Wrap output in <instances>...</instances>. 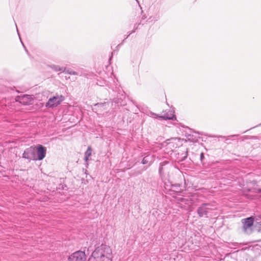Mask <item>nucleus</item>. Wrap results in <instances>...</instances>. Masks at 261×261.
I'll use <instances>...</instances> for the list:
<instances>
[{
    "instance_id": "393cba45",
    "label": "nucleus",
    "mask_w": 261,
    "mask_h": 261,
    "mask_svg": "<svg viewBox=\"0 0 261 261\" xmlns=\"http://www.w3.org/2000/svg\"><path fill=\"white\" fill-rule=\"evenodd\" d=\"M17 31L18 35L19 36V33H18V30L17 29Z\"/></svg>"
},
{
    "instance_id": "f8f14e48",
    "label": "nucleus",
    "mask_w": 261,
    "mask_h": 261,
    "mask_svg": "<svg viewBox=\"0 0 261 261\" xmlns=\"http://www.w3.org/2000/svg\"><path fill=\"white\" fill-rule=\"evenodd\" d=\"M160 117H162V119L164 120H175L176 117L174 115V112L172 111H169L166 114L164 115H161Z\"/></svg>"
},
{
    "instance_id": "b1692460",
    "label": "nucleus",
    "mask_w": 261,
    "mask_h": 261,
    "mask_svg": "<svg viewBox=\"0 0 261 261\" xmlns=\"http://www.w3.org/2000/svg\"><path fill=\"white\" fill-rule=\"evenodd\" d=\"M237 244H238L237 243H235L233 244V245L236 246Z\"/></svg>"
},
{
    "instance_id": "4468645a",
    "label": "nucleus",
    "mask_w": 261,
    "mask_h": 261,
    "mask_svg": "<svg viewBox=\"0 0 261 261\" xmlns=\"http://www.w3.org/2000/svg\"><path fill=\"white\" fill-rule=\"evenodd\" d=\"M153 161V156L150 155H147L145 156L142 161L143 164H150Z\"/></svg>"
},
{
    "instance_id": "39448f33",
    "label": "nucleus",
    "mask_w": 261,
    "mask_h": 261,
    "mask_svg": "<svg viewBox=\"0 0 261 261\" xmlns=\"http://www.w3.org/2000/svg\"><path fill=\"white\" fill-rule=\"evenodd\" d=\"M243 223V231L247 234H250L252 232V226L254 222L253 217L244 219L242 220Z\"/></svg>"
},
{
    "instance_id": "6ab92c4d",
    "label": "nucleus",
    "mask_w": 261,
    "mask_h": 261,
    "mask_svg": "<svg viewBox=\"0 0 261 261\" xmlns=\"http://www.w3.org/2000/svg\"><path fill=\"white\" fill-rule=\"evenodd\" d=\"M139 24H140V23H138V24H137V23H136V24H135V29H134V30L133 31H132L130 33H129V34H128V35L127 36H128L129 35H130L131 34H132V33H134V32H135L136 30H137V29L138 27V25H139Z\"/></svg>"
},
{
    "instance_id": "2eb2a0df",
    "label": "nucleus",
    "mask_w": 261,
    "mask_h": 261,
    "mask_svg": "<svg viewBox=\"0 0 261 261\" xmlns=\"http://www.w3.org/2000/svg\"><path fill=\"white\" fill-rule=\"evenodd\" d=\"M50 68L54 70L55 71H61V72H64L65 71V68L63 67H61L58 65H51L49 66Z\"/></svg>"
},
{
    "instance_id": "20e7f679",
    "label": "nucleus",
    "mask_w": 261,
    "mask_h": 261,
    "mask_svg": "<svg viewBox=\"0 0 261 261\" xmlns=\"http://www.w3.org/2000/svg\"><path fill=\"white\" fill-rule=\"evenodd\" d=\"M64 96L62 95L56 94V95L49 98L45 104L47 108H54L60 105L64 100Z\"/></svg>"
},
{
    "instance_id": "7ed1b4c3",
    "label": "nucleus",
    "mask_w": 261,
    "mask_h": 261,
    "mask_svg": "<svg viewBox=\"0 0 261 261\" xmlns=\"http://www.w3.org/2000/svg\"><path fill=\"white\" fill-rule=\"evenodd\" d=\"M174 148L175 145L173 142H167L162 144H156L151 149L153 152H156L159 149H163L165 152L168 154L172 152Z\"/></svg>"
},
{
    "instance_id": "a211bd4d",
    "label": "nucleus",
    "mask_w": 261,
    "mask_h": 261,
    "mask_svg": "<svg viewBox=\"0 0 261 261\" xmlns=\"http://www.w3.org/2000/svg\"><path fill=\"white\" fill-rule=\"evenodd\" d=\"M107 105V103H97L95 106L96 107H97L98 108H101L103 106H106Z\"/></svg>"
},
{
    "instance_id": "aec40b11",
    "label": "nucleus",
    "mask_w": 261,
    "mask_h": 261,
    "mask_svg": "<svg viewBox=\"0 0 261 261\" xmlns=\"http://www.w3.org/2000/svg\"><path fill=\"white\" fill-rule=\"evenodd\" d=\"M203 158H204V154H203V153H201L200 154V160L202 161V159H203Z\"/></svg>"
},
{
    "instance_id": "bb28decb",
    "label": "nucleus",
    "mask_w": 261,
    "mask_h": 261,
    "mask_svg": "<svg viewBox=\"0 0 261 261\" xmlns=\"http://www.w3.org/2000/svg\"><path fill=\"white\" fill-rule=\"evenodd\" d=\"M112 58V56L111 57L110 60H111Z\"/></svg>"
},
{
    "instance_id": "6e6552de",
    "label": "nucleus",
    "mask_w": 261,
    "mask_h": 261,
    "mask_svg": "<svg viewBox=\"0 0 261 261\" xmlns=\"http://www.w3.org/2000/svg\"><path fill=\"white\" fill-rule=\"evenodd\" d=\"M177 201L179 206L185 209H188L194 203L192 198L189 197L177 198Z\"/></svg>"
},
{
    "instance_id": "0eeeda50",
    "label": "nucleus",
    "mask_w": 261,
    "mask_h": 261,
    "mask_svg": "<svg viewBox=\"0 0 261 261\" xmlns=\"http://www.w3.org/2000/svg\"><path fill=\"white\" fill-rule=\"evenodd\" d=\"M86 255L84 251H77L71 254L68 261H86Z\"/></svg>"
},
{
    "instance_id": "dca6fc26",
    "label": "nucleus",
    "mask_w": 261,
    "mask_h": 261,
    "mask_svg": "<svg viewBox=\"0 0 261 261\" xmlns=\"http://www.w3.org/2000/svg\"><path fill=\"white\" fill-rule=\"evenodd\" d=\"M149 116L153 118L162 119V117H160L161 116H160L153 112H150L149 113Z\"/></svg>"
},
{
    "instance_id": "9b49d317",
    "label": "nucleus",
    "mask_w": 261,
    "mask_h": 261,
    "mask_svg": "<svg viewBox=\"0 0 261 261\" xmlns=\"http://www.w3.org/2000/svg\"><path fill=\"white\" fill-rule=\"evenodd\" d=\"M16 101H19L24 105H27L31 103L32 101V98L31 97L30 95H24L22 96H18L17 98Z\"/></svg>"
},
{
    "instance_id": "412c9836",
    "label": "nucleus",
    "mask_w": 261,
    "mask_h": 261,
    "mask_svg": "<svg viewBox=\"0 0 261 261\" xmlns=\"http://www.w3.org/2000/svg\"><path fill=\"white\" fill-rule=\"evenodd\" d=\"M187 155H188V153H187V151H186V153H185V156H184V158H186V157H187Z\"/></svg>"
},
{
    "instance_id": "ddd939ff",
    "label": "nucleus",
    "mask_w": 261,
    "mask_h": 261,
    "mask_svg": "<svg viewBox=\"0 0 261 261\" xmlns=\"http://www.w3.org/2000/svg\"><path fill=\"white\" fill-rule=\"evenodd\" d=\"M92 151V150L91 146H88L87 150L85 152L84 160H85V162H86L87 166H88V162L89 161V158L91 155Z\"/></svg>"
},
{
    "instance_id": "a878e982",
    "label": "nucleus",
    "mask_w": 261,
    "mask_h": 261,
    "mask_svg": "<svg viewBox=\"0 0 261 261\" xmlns=\"http://www.w3.org/2000/svg\"><path fill=\"white\" fill-rule=\"evenodd\" d=\"M169 192H167V193H168V194H171V193H169ZM166 193H167V191L166 192Z\"/></svg>"
},
{
    "instance_id": "f03ea898",
    "label": "nucleus",
    "mask_w": 261,
    "mask_h": 261,
    "mask_svg": "<svg viewBox=\"0 0 261 261\" xmlns=\"http://www.w3.org/2000/svg\"><path fill=\"white\" fill-rule=\"evenodd\" d=\"M113 257L111 248L106 245H101L92 252L88 261H112Z\"/></svg>"
},
{
    "instance_id": "9d476101",
    "label": "nucleus",
    "mask_w": 261,
    "mask_h": 261,
    "mask_svg": "<svg viewBox=\"0 0 261 261\" xmlns=\"http://www.w3.org/2000/svg\"><path fill=\"white\" fill-rule=\"evenodd\" d=\"M209 203H203L197 209V213L199 217H202L206 216L208 211L212 209L209 207Z\"/></svg>"
},
{
    "instance_id": "f257e3e1",
    "label": "nucleus",
    "mask_w": 261,
    "mask_h": 261,
    "mask_svg": "<svg viewBox=\"0 0 261 261\" xmlns=\"http://www.w3.org/2000/svg\"><path fill=\"white\" fill-rule=\"evenodd\" d=\"M174 168L172 165L168 161L161 163L159 173L162 181L164 184V188L168 192H179L180 190L179 185L173 184L170 180V174Z\"/></svg>"
},
{
    "instance_id": "4be33fe9",
    "label": "nucleus",
    "mask_w": 261,
    "mask_h": 261,
    "mask_svg": "<svg viewBox=\"0 0 261 261\" xmlns=\"http://www.w3.org/2000/svg\"><path fill=\"white\" fill-rule=\"evenodd\" d=\"M21 43H22V45H23V46L24 47V48H25V50H26L27 51H28L27 50L26 48H25V47L24 46V45L23 44V43H22V41H21Z\"/></svg>"
},
{
    "instance_id": "1a4fd4ad",
    "label": "nucleus",
    "mask_w": 261,
    "mask_h": 261,
    "mask_svg": "<svg viewBox=\"0 0 261 261\" xmlns=\"http://www.w3.org/2000/svg\"><path fill=\"white\" fill-rule=\"evenodd\" d=\"M36 158L37 160H42L45 156L46 154V148L41 145L37 146Z\"/></svg>"
},
{
    "instance_id": "423d86ee",
    "label": "nucleus",
    "mask_w": 261,
    "mask_h": 261,
    "mask_svg": "<svg viewBox=\"0 0 261 261\" xmlns=\"http://www.w3.org/2000/svg\"><path fill=\"white\" fill-rule=\"evenodd\" d=\"M36 149L35 147L31 146L25 149L22 158L27 159L29 161L31 160H37L36 158Z\"/></svg>"
},
{
    "instance_id": "f3484780",
    "label": "nucleus",
    "mask_w": 261,
    "mask_h": 261,
    "mask_svg": "<svg viewBox=\"0 0 261 261\" xmlns=\"http://www.w3.org/2000/svg\"><path fill=\"white\" fill-rule=\"evenodd\" d=\"M65 72L69 74H70V75H78V73L76 71H72V70H70L69 69L67 70H65Z\"/></svg>"
},
{
    "instance_id": "cd10ccee",
    "label": "nucleus",
    "mask_w": 261,
    "mask_h": 261,
    "mask_svg": "<svg viewBox=\"0 0 261 261\" xmlns=\"http://www.w3.org/2000/svg\"><path fill=\"white\" fill-rule=\"evenodd\" d=\"M138 3H139V2L138 1V0H136Z\"/></svg>"
},
{
    "instance_id": "5701e85b",
    "label": "nucleus",
    "mask_w": 261,
    "mask_h": 261,
    "mask_svg": "<svg viewBox=\"0 0 261 261\" xmlns=\"http://www.w3.org/2000/svg\"><path fill=\"white\" fill-rule=\"evenodd\" d=\"M197 140V139H192L193 142L196 141Z\"/></svg>"
}]
</instances>
